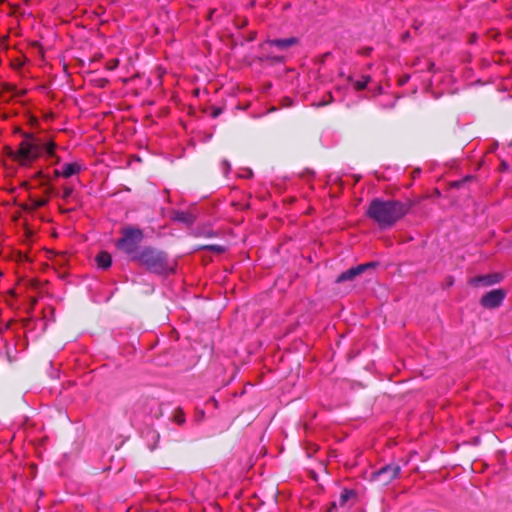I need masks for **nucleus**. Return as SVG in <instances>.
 Here are the masks:
<instances>
[{
  "mask_svg": "<svg viewBox=\"0 0 512 512\" xmlns=\"http://www.w3.org/2000/svg\"><path fill=\"white\" fill-rule=\"evenodd\" d=\"M348 81L353 83V86L357 91H360L366 88L368 82L370 81V77L363 76L362 80L353 81L352 77L349 76Z\"/></svg>",
  "mask_w": 512,
  "mask_h": 512,
  "instance_id": "nucleus-13",
  "label": "nucleus"
},
{
  "mask_svg": "<svg viewBox=\"0 0 512 512\" xmlns=\"http://www.w3.org/2000/svg\"><path fill=\"white\" fill-rule=\"evenodd\" d=\"M377 265L376 262H368L364 264H360L355 267H351L348 270L342 272L338 277L336 278L337 283H342L345 281H351L355 277L359 276L363 272H365L367 269L374 268Z\"/></svg>",
  "mask_w": 512,
  "mask_h": 512,
  "instance_id": "nucleus-6",
  "label": "nucleus"
},
{
  "mask_svg": "<svg viewBox=\"0 0 512 512\" xmlns=\"http://www.w3.org/2000/svg\"><path fill=\"white\" fill-rule=\"evenodd\" d=\"M499 281V277L497 275H487L483 277H478L473 280L475 284L482 283L483 285H492Z\"/></svg>",
  "mask_w": 512,
  "mask_h": 512,
  "instance_id": "nucleus-12",
  "label": "nucleus"
},
{
  "mask_svg": "<svg viewBox=\"0 0 512 512\" xmlns=\"http://www.w3.org/2000/svg\"><path fill=\"white\" fill-rule=\"evenodd\" d=\"M173 220L184 223L186 225H192L194 223V216L188 211H175L172 216Z\"/></svg>",
  "mask_w": 512,
  "mask_h": 512,
  "instance_id": "nucleus-11",
  "label": "nucleus"
},
{
  "mask_svg": "<svg viewBox=\"0 0 512 512\" xmlns=\"http://www.w3.org/2000/svg\"><path fill=\"white\" fill-rule=\"evenodd\" d=\"M223 110L221 107H212L211 109V117L217 118L222 114Z\"/></svg>",
  "mask_w": 512,
  "mask_h": 512,
  "instance_id": "nucleus-20",
  "label": "nucleus"
},
{
  "mask_svg": "<svg viewBox=\"0 0 512 512\" xmlns=\"http://www.w3.org/2000/svg\"><path fill=\"white\" fill-rule=\"evenodd\" d=\"M23 138L17 150L10 146L4 147L6 156L21 166H27L38 159L43 150L48 156H53L54 150L57 149V144L52 139L45 140L33 133H24Z\"/></svg>",
  "mask_w": 512,
  "mask_h": 512,
  "instance_id": "nucleus-1",
  "label": "nucleus"
},
{
  "mask_svg": "<svg viewBox=\"0 0 512 512\" xmlns=\"http://www.w3.org/2000/svg\"><path fill=\"white\" fill-rule=\"evenodd\" d=\"M222 165H223V168H224L226 171H228V170L230 169V164H229V162H228L227 160H224V161L222 162Z\"/></svg>",
  "mask_w": 512,
  "mask_h": 512,
  "instance_id": "nucleus-24",
  "label": "nucleus"
},
{
  "mask_svg": "<svg viewBox=\"0 0 512 512\" xmlns=\"http://www.w3.org/2000/svg\"><path fill=\"white\" fill-rule=\"evenodd\" d=\"M119 61L117 59H114L111 61L110 69H113L118 66Z\"/></svg>",
  "mask_w": 512,
  "mask_h": 512,
  "instance_id": "nucleus-23",
  "label": "nucleus"
},
{
  "mask_svg": "<svg viewBox=\"0 0 512 512\" xmlns=\"http://www.w3.org/2000/svg\"><path fill=\"white\" fill-rule=\"evenodd\" d=\"M141 266L156 274H169L174 272V263L170 261L168 254L158 248L146 246L138 255L133 257Z\"/></svg>",
  "mask_w": 512,
  "mask_h": 512,
  "instance_id": "nucleus-3",
  "label": "nucleus"
},
{
  "mask_svg": "<svg viewBox=\"0 0 512 512\" xmlns=\"http://www.w3.org/2000/svg\"><path fill=\"white\" fill-rule=\"evenodd\" d=\"M98 82H99V86L100 87H104L106 85V83H108V80L100 79V80H98Z\"/></svg>",
  "mask_w": 512,
  "mask_h": 512,
  "instance_id": "nucleus-25",
  "label": "nucleus"
},
{
  "mask_svg": "<svg viewBox=\"0 0 512 512\" xmlns=\"http://www.w3.org/2000/svg\"><path fill=\"white\" fill-rule=\"evenodd\" d=\"M337 503L336 502H333L332 503V507H336Z\"/></svg>",
  "mask_w": 512,
  "mask_h": 512,
  "instance_id": "nucleus-29",
  "label": "nucleus"
},
{
  "mask_svg": "<svg viewBox=\"0 0 512 512\" xmlns=\"http://www.w3.org/2000/svg\"><path fill=\"white\" fill-rule=\"evenodd\" d=\"M42 154H45L46 158H51L53 159L54 161L52 162L53 165H56V164H59L61 162V158L59 156L56 155V149L54 150V155L53 156H48L46 154V152L43 150L41 155Z\"/></svg>",
  "mask_w": 512,
  "mask_h": 512,
  "instance_id": "nucleus-19",
  "label": "nucleus"
},
{
  "mask_svg": "<svg viewBox=\"0 0 512 512\" xmlns=\"http://www.w3.org/2000/svg\"><path fill=\"white\" fill-rule=\"evenodd\" d=\"M73 191H74L73 187H68V186L64 187L63 188L62 198L64 200H68L69 197L73 194Z\"/></svg>",
  "mask_w": 512,
  "mask_h": 512,
  "instance_id": "nucleus-18",
  "label": "nucleus"
},
{
  "mask_svg": "<svg viewBox=\"0 0 512 512\" xmlns=\"http://www.w3.org/2000/svg\"><path fill=\"white\" fill-rule=\"evenodd\" d=\"M54 176H55V177H62V176H61V171H60V170H57V169H56V170H54Z\"/></svg>",
  "mask_w": 512,
  "mask_h": 512,
  "instance_id": "nucleus-27",
  "label": "nucleus"
},
{
  "mask_svg": "<svg viewBox=\"0 0 512 512\" xmlns=\"http://www.w3.org/2000/svg\"><path fill=\"white\" fill-rule=\"evenodd\" d=\"M34 177L39 178V179H47V176L43 173L42 170H39L38 172H36Z\"/></svg>",
  "mask_w": 512,
  "mask_h": 512,
  "instance_id": "nucleus-22",
  "label": "nucleus"
},
{
  "mask_svg": "<svg viewBox=\"0 0 512 512\" xmlns=\"http://www.w3.org/2000/svg\"><path fill=\"white\" fill-rule=\"evenodd\" d=\"M173 421L178 425H183L185 423V414L181 407H177L173 411Z\"/></svg>",
  "mask_w": 512,
  "mask_h": 512,
  "instance_id": "nucleus-14",
  "label": "nucleus"
},
{
  "mask_svg": "<svg viewBox=\"0 0 512 512\" xmlns=\"http://www.w3.org/2000/svg\"><path fill=\"white\" fill-rule=\"evenodd\" d=\"M410 201L382 200L374 198L366 210L368 218L373 220L381 229L392 227L402 219L411 209Z\"/></svg>",
  "mask_w": 512,
  "mask_h": 512,
  "instance_id": "nucleus-2",
  "label": "nucleus"
},
{
  "mask_svg": "<svg viewBox=\"0 0 512 512\" xmlns=\"http://www.w3.org/2000/svg\"><path fill=\"white\" fill-rule=\"evenodd\" d=\"M504 298V290L494 289L484 294L480 300V303L485 308H496L501 305Z\"/></svg>",
  "mask_w": 512,
  "mask_h": 512,
  "instance_id": "nucleus-7",
  "label": "nucleus"
},
{
  "mask_svg": "<svg viewBox=\"0 0 512 512\" xmlns=\"http://www.w3.org/2000/svg\"><path fill=\"white\" fill-rule=\"evenodd\" d=\"M31 207L30 209L31 210H36L40 207H43L45 206L47 203H48V200L45 199V198H42V199H31Z\"/></svg>",
  "mask_w": 512,
  "mask_h": 512,
  "instance_id": "nucleus-16",
  "label": "nucleus"
},
{
  "mask_svg": "<svg viewBox=\"0 0 512 512\" xmlns=\"http://www.w3.org/2000/svg\"><path fill=\"white\" fill-rule=\"evenodd\" d=\"M401 472V466L397 463H389L371 474V481L379 486H386L395 480Z\"/></svg>",
  "mask_w": 512,
  "mask_h": 512,
  "instance_id": "nucleus-5",
  "label": "nucleus"
},
{
  "mask_svg": "<svg viewBox=\"0 0 512 512\" xmlns=\"http://www.w3.org/2000/svg\"><path fill=\"white\" fill-rule=\"evenodd\" d=\"M299 40L296 37H289L285 39H271L266 42V45L274 46L279 50H287L290 47L298 44Z\"/></svg>",
  "mask_w": 512,
  "mask_h": 512,
  "instance_id": "nucleus-8",
  "label": "nucleus"
},
{
  "mask_svg": "<svg viewBox=\"0 0 512 512\" xmlns=\"http://www.w3.org/2000/svg\"><path fill=\"white\" fill-rule=\"evenodd\" d=\"M203 248L208 249L213 252H216V253H222L225 251V247L222 245H206V246H203Z\"/></svg>",
  "mask_w": 512,
  "mask_h": 512,
  "instance_id": "nucleus-17",
  "label": "nucleus"
},
{
  "mask_svg": "<svg viewBox=\"0 0 512 512\" xmlns=\"http://www.w3.org/2000/svg\"><path fill=\"white\" fill-rule=\"evenodd\" d=\"M36 303H37V300H36L35 298L31 300V305H32V307H33Z\"/></svg>",
  "mask_w": 512,
  "mask_h": 512,
  "instance_id": "nucleus-28",
  "label": "nucleus"
},
{
  "mask_svg": "<svg viewBox=\"0 0 512 512\" xmlns=\"http://www.w3.org/2000/svg\"><path fill=\"white\" fill-rule=\"evenodd\" d=\"M3 89L6 90V91H14L15 90V86L11 85L9 83H4L3 84Z\"/></svg>",
  "mask_w": 512,
  "mask_h": 512,
  "instance_id": "nucleus-21",
  "label": "nucleus"
},
{
  "mask_svg": "<svg viewBox=\"0 0 512 512\" xmlns=\"http://www.w3.org/2000/svg\"><path fill=\"white\" fill-rule=\"evenodd\" d=\"M197 415L200 419H203L205 416V413L203 410H197Z\"/></svg>",
  "mask_w": 512,
  "mask_h": 512,
  "instance_id": "nucleus-26",
  "label": "nucleus"
},
{
  "mask_svg": "<svg viewBox=\"0 0 512 512\" xmlns=\"http://www.w3.org/2000/svg\"><path fill=\"white\" fill-rule=\"evenodd\" d=\"M95 261L98 268L108 269L111 266L112 258L107 251H101L96 255Z\"/></svg>",
  "mask_w": 512,
  "mask_h": 512,
  "instance_id": "nucleus-10",
  "label": "nucleus"
},
{
  "mask_svg": "<svg viewBox=\"0 0 512 512\" xmlns=\"http://www.w3.org/2000/svg\"><path fill=\"white\" fill-rule=\"evenodd\" d=\"M82 170V165L79 162L66 163L63 165L61 170V176L69 178L75 174H78Z\"/></svg>",
  "mask_w": 512,
  "mask_h": 512,
  "instance_id": "nucleus-9",
  "label": "nucleus"
},
{
  "mask_svg": "<svg viewBox=\"0 0 512 512\" xmlns=\"http://www.w3.org/2000/svg\"><path fill=\"white\" fill-rule=\"evenodd\" d=\"M144 239L143 231L135 226H125L121 229V237L116 241V247L125 254L133 257L138 255V248Z\"/></svg>",
  "mask_w": 512,
  "mask_h": 512,
  "instance_id": "nucleus-4",
  "label": "nucleus"
},
{
  "mask_svg": "<svg viewBox=\"0 0 512 512\" xmlns=\"http://www.w3.org/2000/svg\"><path fill=\"white\" fill-rule=\"evenodd\" d=\"M354 496V491L352 490H343L342 493L340 494V497H339V500H338V504L343 507L345 506V504L347 503V501L352 497Z\"/></svg>",
  "mask_w": 512,
  "mask_h": 512,
  "instance_id": "nucleus-15",
  "label": "nucleus"
}]
</instances>
